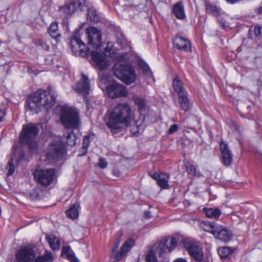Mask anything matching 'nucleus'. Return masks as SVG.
Segmentation results:
<instances>
[{
	"label": "nucleus",
	"instance_id": "obj_1",
	"mask_svg": "<svg viewBox=\"0 0 262 262\" xmlns=\"http://www.w3.org/2000/svg\"><path fill=\"white\" fill-rule=\"evenodd\" d=\"M89 48L98 50L102 45V34L101 31L95 27H90L86 30ZM112 50L106 47L104 53L97 51H90L93 64L101 71L106 70L110 66L109 61L106 59Z\"/></svg>",
	"mask_w": 262,
	"mask_h": 262
},
{
	"label": "nucleus",
	"instance_id": "obj_2",
	"mask_svg": "<svg viewBox=\"0 0 262 262\" xmlns=\"http://www.w3.org/2000/svg\"><path fill=\"white\" fill-rule=\"evenodd\" d=\"M134 113L127 103L117 104L109 113L106 125L111 132L116 134L123 126H129L134 120Z\"/></svg>",
	"mask_w": 262,
	"mask_h": 262
},
{
	"label": "nucleus",
	"instance_id": "obj_3",
	"mask_svg": "<svg viewBox=\"0 0 262 262\" xmlns=\"http://www.w3.org/2000/svg\"><path fill=\"white\" fill-rule=\"evenodd\" d=\"M56 99V97L50 92L47 93L44 90H39L27 100V110L35 114H38L42 108L48 110L55 104Z\"/></svg>",
	"mask_w": 262,
	"mask_h": 262
},
{
	"label": "nucleus",
	"instance_id": "obj_4",
	"mask_svg": "<svg viewBox=\"0 0 262 262\" xmlns=\"http://www.w3.org/2000/svg\"><path fill=\"white\" fill-rule=\"evenodd\" d=\"M38 127L34 124L24 125L19 135V142L22 146L27 145L28 148L34 151L37 148L36 138L39 133Z\"/></svg>",
	"mask_w": 262,
	"mask_h": 262
},
{
	"label": "nucleus",
	"instance_id": "obj_5",
	"mask_svg": "<svg viewBox=\"0 0 262 262\" xmlns=\"http://www.w3.org/2000/svg\"><path fill=\"white\" fill-rule=\"evenodd\" d=\"M60 120L62 124L67 129L77 128L80 124L78 113L67 106L61 107Z\"/></svg>",
	"mask_w": 262,
	"mask_h": 262
},
{
	"label": "nucleus",
	"instance_id": "obj_6",
	"mask_svg": "<svg viewBox=\"0 0 262 262\" xmlns=\"http://www.w3.org/2000/svg\"><path fill=\"white\" fill-rule=\"evenodd\" d=\"M113 71L114 76L126 84L133 83L136 79L135 69L130 64L116 63Z\"/></svg>",
	"mask_w": 262,
	"mask_h": 262
},
{
	"label": "nucleus",
	"instance_id": "obj_7",
	"mask_svg": "<svg viewBox=\"0 0 262 262\" xmlns=\"http://www.w3.org/2000/svg\"><path fill=\"white\" fill-rule=\"evenodd\" d=\"M120 242L121 237H118L112 248L111 257L115 258L117 261L121 260L135 245L134 240L128 239L122 245L120 251H117Z\"/></svg>",
	"mask_w": 262,
	"mask_h": 262
},
{
	"label": "nucleus",
	"instance_id": "obj_8",
	"mask_svg": "<svg viewBox=\"0 0 262 262\" xmlns=\"http://www.w3.org/2000/svg\"><path fill=\"white\" fill-rule=\"evenodd\" d=\"M66 152V146L60 137L53 140L48 146L47 156L48 158L57 159Z\"/></svg>",
	"mask_w": 262,
	"mask_h": 262
},
{
	"label": "nucleus",
	"instance_id": "obj_9",
	"mask_svg": "<svg viewBox=\"0 0 262 262\" xmlns=\"http://www.w3.org/2000/svg\"><path fill=\"white\" fill-rule=\"evenodd\" d=\"M55 176L54 169L36 170L34 172V176L36 181L44 186H48L53 181Z\"/></svg>",
	"mask_w": 262,
	"mask_h": 262
},
{
	"label": "nucleus",
	"instance_id": "obj_10",
	"mask_svg": "<svg viewBox=\"0 0 262 262\" xmlns=\"http://www.w3.org/2000/svg\"><path fill=\"white\" fill-rule=\"evenodd\" d=\"M184 245L191 257L196 262L204 261L203 248L193 242H185Z\"/></svg>",
	"mask_w": 262,
	"mask_h": 262
},
{
	"label": "nucleus",
	"instance_id": "obj_11",
	"mask_svg": "<svg viewBox=\"0 0 262 262\" xmlns=\"http://www.w3.org/2000/svg\"><path fill=\"white\" fill-rule=\"evenodd\" d=\"M105 88L108 97L111 98L124 97L127 95L125 87L116 82L108 83Z\"/></svg>",
	"mask_w": 262,
	"mask_h": 262
},
{
	"label": "nucleus",
	"instance_id": "obj_12",
	"mask_svg": "<svg viewBox=\"0 0 262 262\" xmlns=\"http://www.w3.org/2000/svg\"><path fill=\"white\" fill-rule=\"evenodd\" d=\"M36 254L34 250L28 246L20 248L16 253L17 262L35 261Z\"/></svg>",
	"mask_w": 262,
	"mask_h": 262
},
{
	"label": "nucleus",
	"instance_id": "obj_13",
	"mask_svg": "<svg viewBox=\"0 0 262 262\" xmlns=\"http://www.w3.org/2000/svg\"><path fill=\"white\" fill-rule=\"evenodd\" d=\"M70 46L74 54H76L78 50L79 51V55L84 57L88 56L90 54V48H88L86 50L81 48L82 46L84 47L85 44L76 35H73L71 39Z\"/></svg>",
	"mask_w": 262,
	"mask_h": 262
},
{
	"label": "nucleus",
	"instance_id": "obj_14",
	"mask_svg": "<svg viewBox=\"0 0 262 262\" xmlns=\"http://www.w3.org/2000/svg\"><path fill=\"white\" fill-rule=\"evenodd\" d=\"M215 230L214 231V236L215 238L227 243L231 241L233 237V233L231 230L227 228L218 224Z\"/></svg>",
	"mask_w": 262,
	"mask_h": 262
},
{
	"label": "nucleus",
	"instance_id": "obj_15",
	"mask_svg": "<svg viewBox=\"0 0 262 262\" xmlns=\"http://www.w3.org/2000/svg\"><path fill=\"white\" fill-rule=\"evenodd\" d=\"M167 239H164L161 240L159 244L158 254L162 257H164L166 253L171 252L177 245V239L174 237L171 238L169 246L167 245Z\"/></svg>",
	"mask_w": 262,
	"mask_h": 262
},
{
	"label": "nucleus",
	"instance_id": "obj_16",
	"mask_svg": "<svg viewBox=\"0 0 262 262\" xmlns=\"http://www.w3.org/2000/svg\"><path fill=\"white\" fill-rule=\"evenodd\" d=\"M73 89L78 94L84 96L88 95L90 91V82L88 76L82 73L81 79L77 82Z\"/></svg>",
	"mask_w": 262,
	"mask_h": 262
},
{
	"label": "nucleus",
	"instance_id": "obj_17",
	"mask_svg": "<svg viewBox=\"0 0 262 262\" xmlns=\"http://www.w3.org/2000/svg\"><path fill=\"white\" fill-rule=\"evenodd\" d=\"M149 175L157 181V184L161 189H168L169 188L168 180L169 177L165 173L150 172Z\"/></svg>",
	"mask_w": 262,
	"mask_h": 262
},
{
	"label": "nucleus",
	"instance_id": "obj_18",
	"mask_svg": "<svg viewBox=\"0 0 262 262\" xmlns=\"http://www.w3.org/2000/svg\"><path fill=\"white\" fill-rule=\"evenodd\" d=\"M173 46L179 50L191 52V45L189 41L182 36H177L173 41Z\"/></svg>",
	"mask_w": 262,
	"mask_h": 262
},
{
	"label": "nucleus",
	"instance_id": "obj_19",
	"mask_svg": "<svg viewBox=\"0 0 262 262\" xmlns=\"http://www.w3.org/2000/svg\"><path fill=\"white\" fill-rule=\"evenodd\" d=\"M220 149L223 163L226 166L230 165L232 161V155L228 148L227 144L221 142L220 143Z\"/></svg>",
	"mask_w": 262,
	"mask_h": 262
},
{
	"label": "nucleus",
	"instance_id": "obj_20",
	"mask_svg": "<svg viewBox=\"0 0 262 262\" xmlns=\"http://www.w3.org/2000/svg\"><path fill=\"white\" fill-rule=\"evenodd\" d=\"M58 12L64 18H68L73 14L75 11V7L72 6L70 2L67 3L64 5L59 7Z\"/></svg>",
	"mask_w": 262,
	"mask_h": 262
},
{
	"label": "nucleus",
	"instance_id": "obj_21",
	"mask_svg": "<svg viewBox=\"0 0 262 262\" xmlns=\"http://www.w3.org/2000/svg\"><path fill=\"white\" fill-rule=\"evenodd\" d=\"M172 12L174 15L179 19L182 20L186 18L184 6L183 3L181 1L173 5Z\"/></svg>",
	"mask_w": 262,
	"mask_h": 262
},
{
	"label": "nucleus",
	"instance_id": "obj_22",
	"mask_svg": "<svg viewBox=\"0 0 262 262\" xmlns=\"http://www.w3.org/2000/svg\"><path fill=\"white\" fill-rule=\"evenodd\" d=\"M61 255L67 258L70 262H79L70 246H62Z\"/></svg>",
	"mask_w": 262,
	"mask_h": 262
},
{
	"label": "nucleus",
	"instance_id": "obj_23",
	"mask_svg": "<svg viewBox=\"0 0 262 262\" xmlns=\"http://www.w3.org/2000/svg\"><path fill=\"white\" fill-rule=\"evenodd\" d=\"M179 104L181 110L188 112L190 107V100L188 97L187 93L178 95Z\"/></svg>",
	"mask_w": 262,
	"mask_h": 262
},
{
	"label": "nucleus",
	"instance_id": "obj_24",
	"mask_svg": "<svg viewBox=\"0 0 262 262\" xmlns=\"http://www.w3.org/2000/svg\"><path fill=\"white\" fill-rule=\"evenodd\" d=\"M172 85L174 91L177 93L178 96L187 93L184 86L183 83L178 77L173 79Z\"/></svg>",
	"mask_w": 262,
	"mask_h": 262
},
{
	"label": "nucleus",
	"instance_id": "obj_25",
	"mask_svg": "<svg viewBox=\"0 0 262 262\" xmlns=\"http://www.w3.org/2000/svg\"><path fill=\"white\" fill-rule=\"evenodd\" d=\"M46 239L49 244L51 248L55 250H58L60 246V241L53 234H47Z\"/></svg>",
	"mask_w": 262,
	"mask_h": 262
},
{
	"label": "nucleus",
	"instance_id": "obj_26",
	"mask_svg": "<svg viewBox=\"0 0 262 262\" xmlns=\"http://www.w3.org/2000/svg\"><path fill=\"white\" fill-rule=\"evenodd\" d=\"M49 33L52 38L57 41H59L61 34L58 32V24L56 22H53L51 24L49 28Z\"/></svg>",
	"mask_w": 262,
	"mask_h": 262
},
{
	"label": "nucleus",
	"instance_id": "obj_27",
	"mask_svg": "<svg viewBox=\"0 0 262 262\" xmlns=\"http://www.w3.org/2000/svg\"><path fill=\"white\" fill-rule=\"evenodd\" d=\"M88 19L95 23L100 21V17L96 9L94 7L89 8L87 11Z\"/></svg>",
	"mask_w": 262,
	"mask_h": 262
},
{
	"label": "nucleus",
	"instance_id": "obj_28",
	"mask_svg": "<svg viewBox=\"0 0 262 262\" xmlns=\"http://www.w3.org/2000/svg\"><path fill=\"white\" fill-rule=\"evenodd\" d=\"M79 205L74 204L66 211L67 216L72 219H76L79 215Z\"/></svg>",
	"mask_w": 262,
	"mask_h": 262
},
{
	"label": "nucleus",
	"instance_id": "obj_29",
	"mask_svg": "<svg viewBox=\"0 0 262 262\" xmlns=\"http://www.w3.org/2000/svg\"><path fill=\"white\" fill-rule=\"evenodd\" d=\"M204 212L207 217L212 219L219 218L222 213L219 208H204Z\"/></svg>",
	"mask_w": 262,
	"mask_h": 262
},
{
	"label": "nucleus",
	"instance_id": "obj_30",
	"mask_svg": "<svg viewBox=\"0 0 262 262\" xmlns=\"http://www.w3.org/2000/svg\"><path fill=\"white\" fill-rule=\"evenodd\" d=\"M218 225V224L214 222H203L201 223V227L202 229L207 232H210L213 235L214 234V231Z\"/></svg>",
	"mask_w": 262,
	"mask_h": 262
},
{
	"label": "nucleus",
	"instance_id": "obj_31",
	"mask_svg": "<svg viewBox=\"0 0 262 262\" xmlns=\"http://www.w3.org/2000/svg\"><path fill=\"white\" fill-rule=\"evenodd\" d=\"M54 260L53 254L48 251H46L42 256H38L35 262H52Z\"/></svg>",
	"mask_w": 262,
	"mask_h": 262
},
{
	"label": "nucleus",
	"instance_id": "obj_32",
	"mask_svg": "<svg viewBox=\"0 0 262 262\" xmlns=\"http://www.w3.org/2000/svg\"><path fill=\"white\" fill-rule=\"evenodd\" d=\"M134 101L135 105L138 107V111L140 113H142L143 112L145 111L146 101L144 99L139 97H135L134 98Z\"/></svg>",
	"mask_w": 262,
	"mask_h": 262
},
{
	"label": "nucleus",
	"instance_id": "obj_33",
	"mask_svg": "<svg viewBox=\"0 0 262 262\" xmlns=\"http://www.w3.org/2000/svg\"><path fill=\"white\" fill-rule=\"evenodd\" d=\"M205 7L207 13L217 16L219 14V8L214 4L209 2H206Z\"/></svg>",
	"mask_w": 262,
	"mask_h": 262
},
{
	"label": "nucleus",
	"instance_id": "obj_34",
	"mask_svg": "<svg viewBox=\"0 0 262 262\" xmlns=\"http://www.w3.org/2000/svg\"><path fill=\"white\" fill-rule=\"evenodd\" d=\"M67 143L71 146H74L76 143L77 139V136L74 133L72 130L68 131L66 135Z\"/></svg>",
	"mask_w": 262,
	"mask_h": 262
},
{
	"label": "nucleus",
	"instance_id": "obj_35",
	"mask_svg": "<svg viewBox=\"0 0 262 262\" xmlns=\"http://www.w3.org/2000/svg\"><path fill=\"white\" fill-rule=\"evenodd\" d=\"M70 4L75 7V11H81L85 6L86 0H69Z\"/></svg>",
	"mask_w": 262,
	"mask_h": 262
},
{
	"label": "nucleus",
	"instance_id": "obj_36",
	"mask_svg": "<svg viewBox=\"0 0 262 262\" xmlns=\"http://www.w3.org/2000/svg\"><path fill=\"white\" fill-rule=\"evenodd\" d=\"M94 135L88 134L84 137L83 141L82 148L84 150V152L82 154V155H84L86 153L87 149L89 147L91 141L94 138ZM80 156H82V155H81Z\"/></svg>",
	"mask_w": 262,
	"mask_h": 262
},
{
	"label": "nucleus",
	"instance_id": "obj_37",
	"mask_svg": "<svg viewBox=\"0 0 262 262\" xmlns=\"http://www.w3.org/2000/svg\"><path fill=\"white\" fill-rule=\"evenodd\" d=\"M232 252V250L228 247H224L218 249V253L222 258H226Z\"/></svg>",
	"mask_w": 262,
	"mask_h": 262
},
{
	"label": "nucleus",
	"instance_id": "obj_38",
	"mask_svg": "<svg viewBox=\"0 0 262 262\" xmlns=\"http://www.w3.org/2000/svg\"><path fill=\"white\" fill-rule=\"evenodd\" d=\"M117 43L121 47L124 48L126 45V40L121 32H117L116 34Z\"/></svg>",
	"mask_w": 262,
	"mask_h": 262
},
{
	"label": "nucleus",
	"instance_id": "obj_39",
	"mask_svg": "<svg viewBox=\"0 0 262 262\" xmlns=\"http://www.w3.org/2000/svg\"><path fill=\"white\" fill-rule=\"evenodd\" d=\"M139 67L142 70V72L144 74L147 76L151 75V72L148 64L145 62L142 61L139 63Z\"/></svg>",
	"mask_w": 262,
	"mask_h": 262
},
{
	"label": "nucleus",
	"instance_id": "obj_40",
	"mask_svg": "<svg viewBox=\"0 0 262 262\" xmlns=\"http://www.w3.org/2000/svg\"><path fill=\"white\" fill-rule=\"evenodd\" d=\"M14 156H12L8 163V172L7 175L8 176H12L15 171V167L14 165Z\"/></svg>",
	"mask_w": 262,
	"mask_h": 262
},
{
	"label": "nucleus",
	"instance_id": "obj_41",
	"mask_svg": "<svg viewBox=\"0 0 262 262\" xmlns=\"http://www.w3.org/2000/svg\"><path fill=\"white\" fill-rule=\"evenodd\" d=\"M146 262H157L156 257L152 250H150L146 257Z\"/></svg>",
	"mask_w": 262,
	"mask_h": 262
},
{
	"label": "nucleus",
	"instance_id": "obj_42",
	"mask_svg": "<svg viewBox=\"0 0 262 262\" xmlns=\"http://www.w3.org/2000/svg\"><path fill=\"white\" fill-rule=\"evenodd\" d=\"M186 171L189 175L194 177L196 174V168L193 165L189 164L186 166Z\"/></svg>",
	"mask_w": 262,
	"mask_h": 262
},
{
	"label": "nucleus",
	"instance_id": "obj_43",
	"mask_svg": "<svg viewBox=\"0 0 262 262\" xmlns=\"http://www.w3.org/2000/svg\"><path fill=\"white\" fill-rule=\"evenodd\" d=\"M98 166L101 168H105L107 167V162H106V161L105 160V159L104 158H100L99 159V163H98Z\"/></svg>",
	"mask_w": 262,
	"mask_h": 262
},
{
	"label": "nucleus",
	"instance_id": "obj_44",
	"mask_svg": "<svg viewBox=\"0 0 262 262\" xmlns=\"http://www.w3.org/2000/svg\"><path fill=\"white\" fill-rule=\"evenodd\" d=\"M178 125L177 124H174L171 125L168 129V133L169 134H172L176 132L178 129Z\"/></svg>",
	"mask_w": 262,
	"mask_h": 262
},
{
	"label": "nucleus",
	"instance_id": "obj_45",
	"mask_svg": "<svg viewBox=\"0 0 262 262\" xmlns=\"http://www.w3.org/2000/svg\"><path fill=\"white\" fill-rule=\"evenodd\" d=\"M254 33L256 37L259 36L261 33V27L256 26L254 29Z\"/></svg>",
	"mask_w": 262,
	"mask_h": 262
},
{
	"label": "nucleus",
	"instance_id": "obj_46",
	"mask_svg": "<svg viewBox=\"0 0 262 262\" xmlns=\"http://www.w3.org/2000/svg\"><path fill=\"white\" fill-rule=\"evenodd\" d=\"M38 44L43 49L45 50H48L50 48L49 46L42 41H39Z\"/></svg>",
	"mask_w": 262,
	"mask_h": 262
},
{
	"label": "nucleus",
	"instance_id": "obj_47",
	"mask_svg": "<svg viewBox=\"0 0 262 262\" xmlns=\"http://www.w3.org/2000/svg\"><path fill=\"white\" fill-rule=\"evenodd\" d=\"M219 22H220L221 27L223 29H225L228 27V26L226 24V21L224 20L221 19V20H219Z\"/></svg>",
	"mask_w": 262,
	"mask_h": 262
},
{
	"label": "nucleus",
	"instance_id": "obj_48",
	"mask_svg": "<svg viewBox=\"0 0 262 262\" xmlns=\"http://www.w3.org/2000/svg\"><path fill=\"white\" fill-rule=\"evenodd\" d=\"M144 121V117L143 118L142 122L141 123H140V121L139 120H137L135 122V125L136 127H137V128L138 129L139 128V127L142 125V124L143 123Z\"/></svg>",
	"mask_w": 262,
	"mask_h": 262
},
{
	"label": "nucleus",
	"instance_id": "obj_49",
	"mask_svg": "<svg viewBox=\"0 0 262 262\" xmlns=\"http://www.w3.org/2000/svg\"><path fill=\"white\" fill-rule=\"evenodd\" d=\"M5 114L6 113L4 110H0V122L3 120Z\"/></svg>",
	"mask_w": 262,
	"mask_h": 262
},
{
	"label": "nucleus",
	"instance_id": "obj_50",
	"mask_svg": "<svg viewBox=\"0 0 262 262\" xmlns=\"http://www.w3.org/2000/svg\"><path fill=\"white\" fill-rule=\"evenodd\" d=\"M144 217L146 219H150L151 217V215L149 211H146L144 212Z\"/></svg>",
	"mask_w": 262,
	"mask_h": 262
},
{
	"label": "nucleus",
	"instance_id": "obj_51",
	"mask_svg": "<svg viewBox=\"0 0 262 262\" xmlns=\"http://www.w3.org/2000/svg\"><path fill=\"white\" fill-rule=\"evenodd\" d=\"M255 12L257 14L260 15L262 14V4L261 6L256 8L255 10Z\"/></svg>",
	"mask_w": 262,
	"mask_h": 262
},
{
	"label": "nucleus",
	"instance_id": "obj_52",
	"mask_svg": "<svg viewBox=\"0 0 262 262\" xmlns=\"http://www.w3.org/2000/svg\"><path fill=\"white\" fill-rule=\"evenodd\" d=\"M173 262H187V260L183 258H179L174 260Z\"/></svg>",
	"mask_w": 262,
	"mask_h": 262
},
{
	"label": "nucleus",
	"instance_id": "obj_53",
	"mask_svg": "<svg viewBox=\"0 0 262 262\" xmlns=\"http://www.w3.org/2000/svg\"><path fill=\"white\" fill-rule=\"evenodd\" d=\"M106 82H107L106 78H104L103 77H102V78L100 79V83H103L105 84Z\"/></svg>",
	"mask_w": 262,
	"mask_h": 262
},
{
	"label": "nucleus",
	"instance_id": "obj_54",
	"mask_svg": "<svg viewBox=\"0 0 262 262\" xmlns=\"http://www.w3.org/2000/svg\"><path fill=\"white\" fill-rule=\"evenodd\" d=\"M184 203L185 205L189 206L190 205L189 201L188 200L184 201Z\"/></svg>",
	"mask_w": 262,
	"mask_h": 262
},
{
	"label": "nucleus",
	"instance_id": "obj_55",
	"mask_svg": "<svg viewBox=\"0 0 262 262\" xmlns=\"http://www.w3.org/2000/svg\"><path fill=\"white\" fill-rule=\"evenodd\" d=\"M19 160H17H17H16L15 162H16V163H18V162H19Z\"/></svg>",
	"mask_w": 262,
	"mask_h": 262
},
{
	"label": "nucleus",
	"instance_id": "obj_56",
	"mask_svg": "<svg viewBox=\"0 0 262 262\" xmlns=\"http://www.w3.org/2000/svg\"><path fill=\"white\" fill-rule=\"evenodd\" d=\"M247 108H248V110H250V107L249 106H247Z\"/></svg>",
	"mask_w": 262,
	"mask_h": 262
}]
</instances>
